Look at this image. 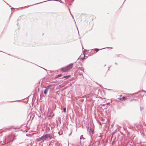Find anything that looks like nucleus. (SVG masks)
Returning a JSON list of instances; mask_svg holds the SVG:
<instances>
[{"mask_svg": "<svg viewBox=\"0 0 146 146\" xmlns=\"http://www.w3.org/2000/svg\"><path fill=\"white\" fill-rule=\"evenodd\" d=\"M73 64L72 63L70 64L69 65L66 67L68 70L72 68L73 67Z\"/></svg>", "mask_w": 146, "mask_h": 146, "instance_id": "nucleus-4", "label": "nucleus"}, {"mask_svg": "<svg viewBox=\"0 0 146 146\" xmlns=\"http://www.w3.org/2000/svg\"><path fill=\"white\" fill-rule=\"evenodd\" d=\"M64 112H66V108H64Z\"/></svg>", "mask_w": 146, "mask_h": 146, "instance_id": "nucleus-12", "label": "nucleus"}, {"mask_svg": "<svg viewBox=\"0 0 146 146\" xmlns=\"http://www.w3.org/2000/svg\"><path fill=\"white\" fill-rule=\"evenodd\" d=\"M55 1H58V0H55Z\"/></svg>", "mask_w": 146, "mask_h": 146, "instance_id": "nucleus-14", "label": "nucleus"}, {"mask_svg": "<svg viewBox=\"0 0 146 146\" xmlns=\"http://www.w3.org/2000/svg\"><path fill=\"white\" fill-rule=\"evenodd\" d=\"M49 138L51 139L52 138V136L51 134H47L41 137V141H44L47 138Z\"/></svg>", "mask_w": 146, "mask_h": 146, "instance_id": "nucleus-1", "label": "nucleus"}, {"mask_svg": "<svg viewBox=\"0 0 146 146\" xmlns=\"http://www.w3.org/2000/svg\"><path fill=\"white\" fill-rule=\"evenodd\" d=\"M61 71L63 72H66L68 71V70L66 67L62 68L61 69Z\"/></svg>", "mask_w": 146, "mask_h": 146, "instance_id": "nucleus-5", "label": "nucleus"}, {"mask_svg": "<svg viewBox=\"0 0 146 146\" xmlns=\"http://www.w3.org/2000/svg\"><path fill=\"white\" fill-rule=\"evenodd\" d=\"M122 96V95H120L119 96L120 97H119L118 98V99H119L120 100L122 101H123L124 100H126V99H127L124 96L122 98H121V97Z\"/></svg>", "mask_w": 146, "mask_h": 146, "instance_id": "nucleus-3", "label": "nucleus"}, {"mask_svg": "<svg viewBox=\"0 0 146 146\" xmlns=\"http://www.w3.org/2000/svg\"><path fill=\"white\" fill-rule=\"evenodd\" d=\"M51 86V85H49L47 86V89H48V90Z\"/></svg>", "mask_w": 146, "mask_h": 146, "instance_id": "nucleus-10", "label": "nucleus"}, {"mask_svg": "<svg viewBox=\"0 0 146 146\" xmlns=\"http://www.w3.org/2000/svg\"><path fill=\"white\" fill-rule=\"evenodd\" d=\"M133 100H134V99H133V100H132L131 101Z\"/></svg>", "mask_w": 146, "mask_h": 146, "instance_id": "nucleus-13", "label": "nucleus"}, {"mask_svg": "<svg viewBox=\"0 0 146 146\" xmlns=\"http://www.w3.org/2000/svg\"><path fill=\"white\" fill-rule=\"evenodd\" d=\"M70 77V76H69V75H68V76H64L63 77V78H65L66 79H67V78H69Z\"/></svg>", "mask_w": 146, "mask_h": 146, "instance_id": "nucleus-7", "label": "nucleus"}, {"mask_svg": "<svg viewBox=\"0 0 146 146\" xmlns=\"http://www.w3.org/2000/svg\"><path fill=\"white\" fill-rule=\"evenodd\" d=\"M41 137H40L39 138L37 139V141H40L41 140Z\"/></svg>", "mask_w": 146, "mask_h": 146, "instance_id": "nucleus-9", "label": "nucleus"}, {"mask_svg": "<svg viewBox=\"0 0 146 146\" xmlns=\"http://www.w3.org/2000/svg\"><path fill=\"white\" fill-rule=\"evenodd\" d=\"M15 135H9L8 137V141L9 142L11 141H12L14 139L15 137Z\"/></svg>", "mask_w": 146, "mask_h": 146, "instance_id": "nucleus-2", "label": "nucleus"}, {"mask_svg": "<svg viewBox=\"0 0 146 146\" xmlns=\"http://www.w3.org/2000/svg\"><path fill=\"white\" fill-rule=\"evenodd\" d=\"M62 76V74H60L58 75L56 78H58Z\"/></svg>", "mask_w": 146, "mask_h": 146, "instance_id": "nucleus-11", "label": "nucleus"}, {"mask_svg": "<svg viewBox=\"0 0 146 146\" xmlns=\"http://www.w3.org/2000/svg\"><path fill=\"white\" fill-rule=\"evenodd\" d=\"M94 50H95L96 52H97L99 50V49L98 48H95L94 49Z\"/></svg>", "mask_w": 146, "mask_h": 146, "instance_id": "nucleus-8", "label": "nucleus"}, {"mask_svg": "<svg viewBox=\"0 0 146 146\" xmlns=\"http://www.w3.org/2000/svg\"><path fill=\"white\" fill-rule=\"evenodd\" d=\"M48 91V89H47V88H46V89L44 90V93L45 94H47V91Z\"/></svg>", "mask_w": 146, "mask_h": 146, "instance_id": "nucleus-6", "label": "nucleus"}]
</instances>
